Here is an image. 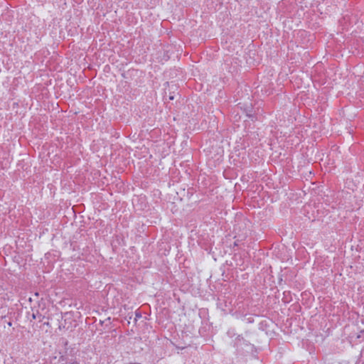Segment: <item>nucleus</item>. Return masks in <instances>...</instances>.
<instances>
[{
	"instance_id": "1",
	"label": "nucleus",
	"mask_w": 364,
	"mask_h": 364,
	"mask_svg": "<svg viewBox=\"0 0 364 364\" xmlns=\"http://www.w3.org/2000/svg\"><path fill=\"white\" fill-rule=\"evenodd\" d=\"M72 364H77V363H72Z\"/></svg>"
}]
</instances>
